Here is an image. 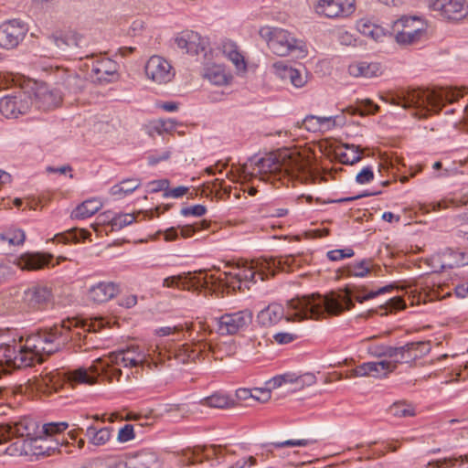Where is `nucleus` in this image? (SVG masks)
<instances>
[{"label": "nucleus", "mask_w": 468, "mask_h": 468, "mask_svg": "<svg viewBox=\"0 0 468 468\" xmlns=\"http://www.w3.org/2000/svg\"><path fill=\"white\" fill-rule=\"evenodd\" d=\"M295 262L296 260L292 255L278 258H261L250 261H245L238 265L237 272L229 273V276L235 279L236 282L228 281L226 285L235 290L236 283H238L239 290H242V285L250 289L248 283H256V276L261 281H264L269 276H274L278 271H292Z\"/></svg>", "instance_id": "nucleus-5"}, {"label": "nucleus", "mask_w": 468, "mask_h": 468, "mask_svg": "<svg viewBox=\"0 0 468 468\" xmlns=\"http://www.w3.org/2000/svg\"><path fill=\"white\" fill-rule=\"evenodd\" d=\"M143 214L142 212L134 213H126V214H119L114 215V217L111 218V225L112 229H121L133 222L137 220V217Z\"/></svg>", "instance_id": "nucleus-45"}, {"label": "nucleus", "mask_w": 468, "mask_h": 468, "mask_svg": "<svg viewBox=\"0 0 468 468\" xmlns=\"http://www.w3.org/2000/svg\"><path fill=\"white\" fill-rule=\"evenodd\" d=\"M207 211V208L203 205H195L192 207H183L181 209V215L187 217V216H195V217H201L203 216Z\"/></svg>", "instance_id": "nucleus-62"}, {"label": "nucleus", "mask_w": 468, "mask_h": 468, "mask_svg": "<svg viewBox=\"0 0 468 468\" xmlns=\"http://www.w3.org/2000/svg\"><path fill=\"white\" fill-rule=\"evenodd\" d=\"M389 412L394 417L406 418L415 415V409L406 402H396L389 407Z\"/></svg>", "instance_id": "nucleus-46"}, {"label": "nucleus", "mask_w": 468, "mask_h": 468, "mask_svg": "<svg viewBox=\"0 0 468 468\" xmlns=\"http://www.w3.org/2000/svg\"><path fill=\"white\" fill-rule=\"evenodd\" d=\"M394 371V365L388 360L378 362H366L350 371L351 377L385 378Z\"/></svg>", "instance_id": "nucleus-23"}, {"label": "nucleus", "mask_w": 468, "mask_h": 468, "mask_svg": "<svg viewBox=\"0 0 468 468\" xmlns=\"http://www.w3.org/2000/svg\"><path fill=\"white\" fill-rule=\"evenodd\" d=\"M10 342L8 334L0 332V362L18 368L31 367L36 360V354L33 349L26 347L27 338L24 343L22 337L18 343L12 340L14 344L11 345Z\"/></svg>", "instance_id": "nucleus-8"}, {"label": "nucleus", "mask_w": 468, "mask_h": 468, "mask_svg": "<svg viewBox=\"0 0 468 468\" xmlns=\"http://www.w3.org/2000/svg\"><path fill=\"white\" fill-rule=\"evenodd\" d=\"M221 281V279H215L213 275H208L202 271L195 273L183 272L164 279L163 287L178 288L188 291H201L203 289L213 291V287L216 283Z\"/></svg>", "instance_id": "nucleus-10"}, {"label": "nucleus", "mask_w": 468, "mask_h": 468, "mask_svg": "<svg viewBox=\"0 0 468 468\" xmlns=\"http://www.w3.org/2000/svg\"><path fill=\"white\" fill-rule=\"evenodd\" d=\"M377 269H379V267L375 266L371 259H363L339 269L338 271L342 276L364 278L371 271H376Z\"/></svg>", "instance_id": "nucleus-29"}, {"label": "nucleus", "mask_w": 468, "mask_h": 468, "mask_svg": "<svg viewBox=\"0 0 468 468\" xmlns=\"http://www.w3.org/2000/svg\"><path fill=\"white\" fill-rule=\"evenodd\" d=\"M261 34L267 39L268 48L277 56H288L295 50L303 51V42L285 29L268 27L261 29Z\"/></svg>", "instance_id": "nucleus-9"}, {"label": "nucleus", "mask_w": 468, "mask_h": 468, "mask_svg": "<svg viewBox=\"0 0 468 468\" xmlns=\"http://www.w3.org/2000/svg\"><path fill=\"white\" fill-rule=\"evenodd\" d=\"M27 31V25L18 19L4 22L0 25V46L6 49L17 47Z\"/></svg>", "instance_id": "nucleus-15"}, {"label": "nucleus", "mask_w": 468, "mask_h": 468, "mask_svg": "<svg viewBox=\"0 0 468 468\" xmlns=\"http://www.w3.org/2000/svg\"><path fill=\"white\" fill-rule=\"evenodd\" d=\"M271 69L284 84H290L295 89L303 88L308 82L307 74L303 69L293 68L284 61L274 62Z\"/></svg>", "instance_id": "nucleus-18"}, {"label": "nucleus", "mask_w": 468, "mask_h": 468, "mask_svg": "<svg viewBox=\"0 0 468 468\" xmlns=\"http://www.w3.org/2000/svg\"><path fill=\"white\" fill-rule=\"evenodd\" d=\"M251 321L252 313L248 309L224 314L217 320L218 331L221 335H235Z\"/></svg>", "instance_id": "nucleus-14"}, {"label": "nucleus", "mask_w": 468, "mask_h": 468, "mask_svg": "<svg viewBox=\"0 0 468 468\" xmlns=\"http://www.w3.org/2000/svg\"><path fill=\"white\" fill-rule=\"evenodd\" d=\"M428 5L447 20L458 21L468 14L464 0H427Z\"/></svg>", "instance_id": "nucleus-17"}, {"label": "nucleus", "mask_w": 468, "mask_h": 468, "mask_svg": "<svg viewBox=\"0 0 468 468\" xmlns=\"http://www.w3.org/2000/svg\"><path fill=\"white\" fill-rule=\"evenodd\" d=\"M90 233L86 229H71L65 232L58 233L54 237V240L61 243L79 242L80 239H86Z\"/></svg>", "instance_id": "nucleus-40"}, {"label": "nucleus", "mask_w": 468, "mask_h": 468, "mask_svg": "<svg viewBox=\"0 0 468 468\" xmlns=\"http://www.w3.org/2000/svg\"><path fill=\"white\" fill-rule=\"evenodd\" d=\"M169 187V181L167 179L154 180L148 184V191L151 193H156L159 191L166 190Z\"/></svg>", "instance_id": "nucleus-64"}, {"label": "nucleus", "mask_w": 468, "mask_h": 468, "mask_svg": "<svg viewBox=\"0 0 468 468\" xmlns=\"http://www.w3.org/2000/svg\"><path fill=\"white\" fill-rule=\"evenodd\" d=\"M256 393H261V397H258L256 394L252 392V390L248 388H239L236 391V397L239 400H248L252 399L255 401L265 402L270 399L271 393L268 389L263 388H255Z\"/></svg>", "instance_id": "nucleus-42"}, {"label": "nucleus", "mask_w": 468, "mask_h": 468, "mask_svg": "<svg viewBox=\"0 0 468 468\" xmlns=\"http://www.w3.org/2000/svg\"><path fill=\"white\" fill-rule=\"evenodd\" d=\"M31 452L30 441L22 438H16V441L5 450V453L11 456H27L31 454Z\"/></svg>", "instance_id": "nucleus-43"}, {"label": "nucleus", "mask_w": 468, "mask_h": 468, "mask_svg": "<svg viewBox=\"0 0 468 468\" xmlns=\"http://www.w3.org/2000/svg\"><path fill=\"white\" fill-rule=\"evenodd\" d=\"M202 76L211 84L217 86L229 85L232 80V74L222 64L207 62L203 66Z\"/></svg>", "instance_id": "nucleus-25"}, {"label": "nucleus", "mask_w": 468, "mask_h": 468, "mask_svg": "<svg viewBox=\"0 0 468 468\" xmlns=\"http://www.w3.org/2000/svg\"><path fill=\"white\" fill-rule=\"evenodd\" d=\"M112 431V429L109 427L97 429L95 426L90 425L87 428L85 435L90 444L102 446L110 441Z\"/></svg>", "instance_id": "nucleus-35"}, {"label": "nucleus", "mask_w": 468, "mask_h": 468, "mask_svg": "<svg viewBox=\"0 0 468 468\" xmlns=\"http://www.w3.org/2000/svg\"><path fill=\"white\" fill-rule=\"evenodd\" d=\"M59 445V440L56 443L49 442L48 438L44 435L35 436L30 441L31 454L35 456H49Z\"/></svg>", "instance_id": "nucleus-32"}, {"label": "nucleus", "mask_w": 468, "mask_h": 468, "mask_svg": "<svg viewBox=\"0 0 468 468\" xmlns=\"http://www.w3.org/2000/svg\"><path fill=\"white\" fill-rule=\"evenodd\" d=\"M251 169L248 165L240 167L239 176L244 179L260 177V180L275 184L282 178L298 180L308 184L314 180L310 162L295 150L285 149L277 154L271 153L261 158L250 160Z\"/></svg>", "instance_id": "nucleus-2"}, {"label": "nucleus", "mask_w": 468, "mask_h": 468, "mask_svg": "<svg viewBox=\"0 0 468 468\" xmlns=\"http://www.w3.org/2000/svg\"><path fill=\"white\" fill-rule=\"evenodd\" d=\"M392 30L399 44L413 45L425 37L426 25L418 16H402L393 23Z\"/></svg>", "instance_id": "nucleus-11"}, {"label": "nucleus", "mask_w": 468, "mask_h": 468, "mask_svg": "<svg viewBox=\"0 0 468 468\" xmlns=\"http://www.w3.org/2000/svg\"><path fill=\"white\" fill-rule=\"evenodd\" d=\"M348 73L354 78L371 79L380 76L382 69L378 62L355 61L348 66Z\"/></svg>", "instance_id": "nucleus-28"}, {"label": "nucleus", "mask_w": 468, "mask_h": 468, "mask_svg": "<svg viewBox=\"0 0 468 468\" xmlns=\"http://www.w3.org/2000/svg\"><path fill=\"white\" fill-rule=\"evenodd\" d=\"M140 185L141 182L139 179L128 178L112 186L110 192L112 196L122 197L128 194L133 193L140 186Z\"/></svg>", "instance_id": "nucleus-38"}, {"label": "nucleus", "mask_w": 468, "mask_h": 468, "mask_svg": "<svg viewBox=\"0 0 468 468\" xmlns=\"http://www.w3.org/2000/svg\"><path fill=\"white\" fill-rule=\"evenodd\" d=\"M314 304V294L291 299L287 302L286 310L279 303H271L258 314L257 320L261 325L269 327L278 324L282 318L287 322L318 319L310 308Z\"/></svg>", "instance_id": "nucleus-7"}, {"label": "nucleus", "mask_w": 468, "mask_h": 468, "mask_svg": "<svg viewBox=\"0 0 468 468\" xmlns=\"http://www.w3.org/2000/svg\"><path fill=\"white\" fill-rule=\"evenodd\" d=\"M87 66L90 68V77L93 82L104 84L118 77V64L109 58L92 55L90 63H88Z\"/></svg>", "instance_id": "nucleus-12"}, {"label": "nucleus", "mask_w": 468, "mask_h": 468, "mask_svg": "<svg viewBox=\"0 0 468 468\" xmlns=\"http://www.w3.org/2000/svg\"><path fill=\"white\" fill-rule=\"evenodd\" d=\"M32 104L33 101L28 94L18 92L0 100V112L5 118L15 119L27 113Z\"/></svg>", "instance_id": "nucleus-16"}, {"label": "nucleus", "mask_w": 468, "mask_h": 468, "mask_svg": "<svg viewBox=\"0 0 468 468\" xmlns=\"http://www.w3.org/2000/svg\"><path fill=\"white\" fill-rule=\"evenodd\" d=\"M147 352L146 355L140 351L138 346H130L127 349L111 353L107 357H100L94 360L89 369L80 367L72 371L70 380L73 383L92 385L96 383L97 378L101 376L109 382L120 381L122 377L121 367H144V364L148 363L147 356H154L155 353H157L160 362H164L165 356L167 355L169 360L173 356L178 363L185 364L188 361L204 359L209 353L215 351L210 343L200 339L191 344L179 346L174 350H166L164 354L158 346H155L154 348L150 347Z\"/></svg>", "instance_id": "nucleus-1"}, {"label": "nucleus", "mask_w": 468, "mask_h": 468, "mask_svg": "<svg viewBox=\"0 0 468 468\" xmlns=\"http://www.w3.org/2000/svg\"><path fill=\"white\" fill-rule=\"evenodd\" d=\"M25 239V232L21 229H8L4 233H0V240L6 241L9 245L23 244Z\"/></svg>", "instance_id": "nucleus-47"}, {"label": "nucleus", "mask_w": 468, "mask_h": 468, "mask_svg": "<svg viewBox=\"0 0 468 468\" xmlns=\"http://www.w3.org/2000/svg\"><path fill=\"white\" fill-rule=\"evenodd\" d=\"M355 254L354 250L350 248L333 250L327 252V257L330 261H335L345 258H351Z\"/></svg>", "instance_id": "nucleus-58"}, {"label": "nucleus", "mask_w": 468, "mask_h": 468, "mask_svg": "<svg viewBox=\"0 0 468 468\" xmlns=\"http://www.w3.org/2000/svg\"><path fill=\"white\" fill-rule=\"evenodd\" d=\"M355 0H318L316 13L334 18L347 16L355 10Z\"/></svg>", "instance_id": "nucleus-21"}, {"label": "nucleus", "mask_w": 468, "mask_h": 468, "mask_svg": "<svg viewBox=\"0 0 468 468\" xmlns=\"http://www.w3.org/2000/svg\"><path fill=\"white\" fill-rule=\"evenodd\" d=\"M144 70L147 78L157 84L167 83L175 76L171 64L159 56H152L146 62Z\"/></svg>", "instance_id": "nucleus-19"}, {"label": "nucleus", "mask_w": 468, "mask_h": 468, "mask_svg": "<svg viewBox=\"0 0 468 468\" xmlns=\"http://www.w3.org/2000/svg\"><path fill=\"white\" fill-rule=\"evenodd\" d=\"M274 341L279 345H286L293 342L298 338L295 333L279 332L273 335Z\"/></svg>", "instance_id": "nucleus-61"}, {"label": "nucleus", "mask_w": 468, "mask_h": 468, "mask_svg": "<svg viewBox=\"0 0 468 468\" xmlns=\"http://www.w3.org/2000/svg\"><path fill=\"white\" fill-rule=\"evenodd\" d=\"M176 43L178 48L185 50L188 54L197 55L199 52L206 51L207 40L194 31H183L176 37Z\"/></svg>", "instance_id": "nucleus-22"}, {"label": "nucleus", "mask_w": 468, "mask_h": 468, "mask_svg": "<svg viewBox=\"0 0 468 468\" xmlns=\"http://www.w3.org/2000/svg\"><path fill=\"white\" fill-rule=\"evenodd\" d=\"M157 455L147 450L127 455L124 462L125 468H153L157 466Z\"/></svg>", "instance_id": "nucleus-27"}, {"label": "nucleus", "mask_w": 468, "mask_h": 468, "mask_svg": "<svg viewBox=\"0 0 468 468\" xmlns=\"http://www.w3.org/2000/svg\"><path fill=\"white\" fill-rule=\"evenodd\" d=\"M368 354L376 357L392 356L396 354L397 350L389 346H370L367 348Z\"/></svg>", "instance_id": "nucleus-55"}, {"label": "nucleus", "mask_w": 468, "mask_h": 468, "mask_svg": "<svg viewBox=\"0 0 468 468\" xmlns=\"http://www.w3.org/2000/svg\"><path fill=\"white\" fill-rule=\"evenodd\" d=\"M201 404L210 408L227 409L234 407L235 402L228 395L214 393L201 400Z\"/></svg>", "instance_id": "nucleus-37"}, {"label": "nucleus", "mask_w": 468, "mask_h": 468, "mask_svg": "<svg viewBox=\"0 0 468 468\" xmlns=\"http://www.w3.org/2000/svg\"><path fill=\"white\" fill-rule=\"evenodd\" d=\"M91 331H96L95 324L78 318H67L29 335L26 347L33 349L37 359L43 354L51 355L62 350L69 342L80 347L86 333Z\"/></svg>", "instance_id": "nucleus-3"}, {"label": "nucleus", "mask_w": 468, "mask_h": 468, "mask_svg": "<svg viewBox=\"0 0 468 468\" xmlns=\"http://www.w3.org/2000/svg\"><path fill=\"white\" fill-rule=\"evenodd\" d=\"M52 259V255H43L39 253H27L16 260V264L21 270L37 271L48 265Z\"/></svg>", "instance_id": "nucleus-30"}, {"label": "nucleus", "mask_w": 468, "mask_h": 468, "mask_svg": "<svg viewBox=\"0 0 468 468\" xmlns=\"http://www.w3.org/2000/svg\"><path fill=\"white\" fill-rule=\"evenodd\" d=\"M407 344L414 346L412 347L410 346V353L411 355H417V358L431 351V343L429 341L410 342Z\"/></svg>", "instance_id": "nucleus-56"}, {"label": "nucleus", "mask_w": 468, "mask_h": 468, "mask_svg": "<svg viewBox=\"0 0 468 468\" xmlns=\"http://www.w3.org/2000/svg\"><path fill=\"white\" fill-rule=\"evenodd\" d=\"M50 296V290L47 286H31L20 297L21 308L25 311L40 309L49 301Z\"/></svg>", "instance_id": "nucleus-20"}, {"label": "nucleus", "mask_w": 468, "mask_h": 468, "mask_svg": "<svg viewBox=\"0 0 468 468\" xmlns=\"http://www.w3.org/2000/svg\"><path fill=\"white\" fill-rule=\"evenodd\" d=\"M345 151L338 152L339 161L344 165H354L362 159V150L355 144H344Z\"/></svg>", "instance_id": "nucleus-36"}, {"label": "nucleus", "mask_w": 468, "mask_h": 468, "mask_svg": "<svg viewBox=\"0 0 468 468\" xmlns=\"http://www.w3.org/2000/svg\"><path fill=\"white\" fill-rule=\"evenodd\" d=\"M310 121L316 122V123L319 124L320 130L323 128L331 129L337 125H344L346 122L345 119L343 117H337V116H335V117H333V116L319 117V116L311 115L309 122Z\"/></svg>", "instance_id": "nucleus-49"}, {"label": "nucleus", "mask_w": 468, "mask_h": 468, "mask_svg": "<svg viewBox=\"0 0 468 468\" xmlns=\"http://www.w3.org/2000/svg\"><path fill=\"white\" fill-rule=\"evenodd\" d=\"M176 122L172 119L158 120L154 122L150 126L149 133L152 135L154 133L161 135L164 133H171L176 129Z\"/></svg>", "instance_id": "nucleus-48"}, {"label": "nucleus", "mask_w": 468, "mask_h": 468, "mask_svg": "<svg viewBox=\"0 0 468 468\" xmlns=\"http://www.w3.org/2000/svg\"><path fill=\"white\" fill-rule=\"evenodd\" d=\"M222 52L224 56L230 60L236 68V70L239 72H246L247 63L244 56L240 53L239 47L236 43L230 40H226L222 43Z\"/></svg>", "instance_id": "nucleus-31"}, {"label": "nucleus", "mask_w": 468, "mask_h": 468, "mask_svg": "<svg viewBox=\"0 0 468 468\" xmlns=\"http://www.w3.org/2000/svg\"><path fill=\"white\" fill-rule=\"evenodd\" d=\"M393 288V285H387L378 290L368 291L366 286L346 285L343 293H332L325 297L314 294L315 304L310 308L313 314L318 316V319L324 316L325 313L337 315L345 310H350L355 306L353 298L362 303L365 301L390 292Z\"/></svg>", "instance_id": "nucleus-6"}, {"label": "nucleus", "mask_w": 468, "mask_h": 468, "mask_svg": "<svg viewBox=\"0 0 468 468\" xmlns=\"http://www.w3.org/2000/svg\"><path fill=\"white\" fill-rule=\"evenodd\" d=\"M62 101V93L59 89H50L46 84L39 85L35 91V104L44 111L58 107Z\"/></svg>", "instance_id": "nucleus-24"}, {"label": "nucleus", "mask_w": 468, "mask_h": 468, "mask_svg": "<svg viewBox=\"0 0 468 468\" xmlns=\"http://www.w3.org/2000/svg\"><path fill=\"white\" fill-rule=\"evenodd\" d=\"M134 430L132 424H125L118 431L117 440L120 442H127L134 439Z\"/></svg>", "instance_id": "nucleus-60"}, {"label": "nucleus", "mask_w": 468, "mask_h": 468, "mask_svg": "<svg viewBox=\"0 0 468 468\" xmlns=\"http://www.w3.org/2000/svg\"><path fill=\"white\" fill-rule=\"evenodd\" d=\"M119 292V285L113 282H100L88 291V299L96 303H102L115 297Z\"/></svg>", "instance_id": "nucleus-26"}, {"label": "nucleus", "mask_w": 468, "mask_h": 468, "mask_svg": "<svg viewBox=\"0 0 468 468\" xmlns=\"http://www.w3.org/2000/svg\"><path fill=\"white\" fill-rule=\"evenodd\" d=\"M453 252L452 250L450 249H447L445 250V252H443L442 254H437V255H434L431 261L434 263L432 265V267L434 268L433 271L435 272H439L446 268H452L454 266V264L452 262H450V261H446L443 260V258L449 254V255H452Z\"/></svg>", "instance_id": "nucleus-54"}, {"label": "nucleus", "mask_w": 468, "mask_h": 468, "mask_svg": "<svg viewBox=\"0 0 468 468\" xmlns=\"http://www.w3.org/2000/svg\"><path fill=\"white\" fill-rule=\"evenodd\" d=\"M40 426L38 423L29 418H23L14 423L4 424L0 427V434L5 441L13 437L22 438L31 441L35 436H40Z\"/></svg>", "instance_id": "nucleus-13"}, {"label": "nucleus", "mask_w": 468, "mask_h": 468, "mask_svg": "<svg viewBox=\"0 0 468 468\" xmlns=\"http://www.w3.org/2000/svg\"><path fill=\"white\" fill-rule=\"evenodd\" d=\"M209 223L206 220L197 222L193 225H186L181 227V236L183 238L191 237L197 230L207 229Z\"/></svg>", "instance_id": "nucleus-57"}, {"label": "nucleus", "mask_w": 468, "mask_h": 468, "mask_svg": "<svg viewBox=\"0 0 468 468\" xmlns=\"http://www.w3.org/2000/svg\"><path fill=\"white\" fill-rule=\"evenodd\" d=\"M316 442L314 439H299V440H287L283 441L271 442V446L274 449H281L284 447H306Z\"/></svg>", "instance_id": "nucleus-53"}, {"label": "nucleus", "mask_w": 468, "mask_h": 468, "mask_svg": "<svg viewBox=\"0 0 468 468\" xmlns=\"http://www.w3.org/2000/svg\"><path fill=\"white\" fill-rule=\"evenodd\" d=\"M315 382V376L311 373H307L302 376H296L293 378V384L292 388H288V391H297L303 388L305 386H311Z\"/></svg>", "instance_id": "nucleus-52"}, {"label": "nucleus", "mask_w": 468, "mask_h": 468, "mask_svg": "<svg viewBox=\"0 0 468 468\" xmlns=\"http://www.w3.org/2000/svg\"><path fill=\"white\" fill-rule=\"evenodd\" d=\"M374 178V172L370 166L364 167L356 176V181L360 184H367Z\"/></svg>", "instance_id": "nucleus-63"}, {"label": "nucleus", "mask_w": 468, "mask_h": 468, "mask_svg": "<svg viewBox=\"0 0 468 468\" xmlns=\"http://www.w3.org/2000/svg\"><path fill=\"white\" fill-rule=\"evenodd\" d=\"M68 427L69 424L65 421L46 423L40 427L39 434L48 438L49 442L56 443L57 439L53 440V436L58 435L62 431H66Z\"/></svg>", "instance_id": "nucleus-41"}, {"label": "nucleus", "mask_w": 468, "mask_h": 468, "mask_svg": "<svg viewBox=\"0 0 468 468\" xmlns=\"http://www.w3.org/2000/svg\"><path fill=\"white\" fill-rule=\"evenodd\" d=\"M296 375L293 373H286L283 375H279L274 377L269 381V385L271 388H277L281 387H284L288 391V388H292L293 384V378H295Z\"/></svg>", "instance_id": "nucleus-51"}, {"label": "nucleus", "mask_w": 468, "mask_h": 468, "mask_svg": "<svg viewBox=\"0 0 468 468\" xmlns=\"http://www.w3.org/2000/svg\"><path fill=\"white\" fill-rule=\"evenodd\" d=\"M65 77L62 79V85L69 92L77 93L84 87V80L76 73H67L63 71Z\"/></svg>", "instance_id": "nucleus-44"}, {"label": "nucleus", "mask_w": 468, "mask_h": 468, "mask_svg": "<svg viewBox=\"0 0 468 468\" xmlns=\"http://www.w3.org/2000/svg\"><path fill=\"white\" fill-rule=\"evenodd\" d=\"M356 28L365 37H370L375 41H379L386 36L385 29L367 18H362L357 21Z\"/></svg>", "instance_id": "nucleus-34"}, {"label": "nucleus", "mask_w": 468, "mask_h": 468, "mask_svg": "<svg viewBox=\"0 0 468 468\" xmlns=\"http://www.w3.org/2000/svg\"><path fill=\"white\" fill-rule=\"evenodd\" d=\"M378 110V106L373 103V101L367 100L363 101L360 105L356 107L355 111L352 112L353 114L358 113L360 115H366L370 113H375Z\"/></svg>", "instance_id": "nucleus-59"}, {"label": "nucleus", "mask_w": 468, "mask_h": 468, "mask_svg": "<svg viewBox=\"0 0 468 468\" xmlns=\"http://www.w3.org/2000/svg\"><path fill=\"white\" fill-rule=\"evenodd\" d=\"M101 207L102 203L100 199H87L71 212L70 217L73 219H84L97 213Z\"/></svg>", "instance_id": "nucleus-33"}, {"label": "nucleus", "mask_w": 468, "mask_h": 468, "mask_svg": "<svg viewBox=\"0 0 468 468\" xmlns=\"http://www.w3.org/2000/svg\"><path fill=\"white\" fill-rule=\"evenodd\" d=\"M458 461L468 462V454L460 455L458 458H443L436 461H431L427 467L431 468H453Z\"/></svg>", "instance_id": "nucleus-50"}, {"label": "nucleus", "mask_w": 468, "mask_h": 468, "mask_svg": "<svg viewBox=\"0 0 468 468\" xmlns=\"http://www.w3.org/2000/svg\"><path fill=\"white\" fill-rule=\"evenodd\" d=\"M410 346L412 347L413 346L406 344L399 347L393 346V349L397 350V352L394 356H388L389 358V360H388V363H391L394 365V370L397 368L398 364L408 363L410 361L417 359V355H411Z\"/></svg>", "instance_id": "nucleus-39"}, {"label": "nucleus", "mask_w": 468, "mask_h": 468, "mask_svg": "<svg viewBox=\"0 0 468 468\" xmlns=\"http://www.w3.org/2000/svg\"><path fill=\"white\" fill-rule=\"evenodd\" d=\"M463 96L462 90L450 88L411 89L401 90L386 101L405 109L413 108L414 116L425 118L431 112H439L446 102L452 103Z\"/></svg>", "instance_id": "nucleus-4"}]
</instances>
